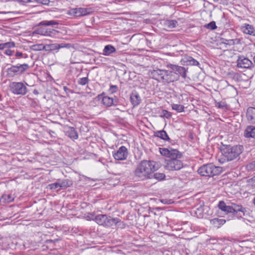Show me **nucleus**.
Segmentation results:
<instances>
[{"mask_svg":"<svg viewBox=\"0 0 255 255\" xmlns=\"http://www.w3.org/2000/svg\"><path fill=\"white\" fill-rule=\"evenodd\" d=\"M205 27L211 30H214L217 28V26L215 21H213L206 25Z\"/></svg>","mask_w":255,"mask_h":255,"instance_id":"37","label":"nucleus"},{"mask_svg":"<svg viewBox=\"0 0 255 255\" xmlns=\"http://www.w3.org/2000/svg\"><path fill=\"white\" fill-rule=\"evenodd\" d=\"M244 136L246 138H252L255 139V127L248 126L245 130Z\"/></svg>","mask_w":255,"mask_h":255,"instance_id":"16","label":"nucleus"},{"mask_svg":"<svg viewBox=\"0 0 255 255\" xmlns=\"http://www.w3.org/2000/svg\"><path fill=\"white\" fill-rule=\"evenodd\" d=\"M119 90L118 87L117 85H111L109 89V92L110 94H113L118 92Z\"/></svg>","mask_w":255,"mask_h":255,"instance_id":"36","label":"nucleus"},{"mask_svg":"<svg viewBox=\"0 0 255 255\" xmlns=\"http://www.w3.org/2000/svg\"><path fill=\"white\" fill-rule=\"evenodd\" d=\"M231 208L232 209L231 213L235 212L237 213L238 212H244L245 211V208L239 205L233 204L232 206H231Z\"/></svg>","mask_w":255,"mask_h":255,"instance_id":"27","label":"nucleus"},{"mask_svg":"<svg viewBox=\"0 0 255 255\" xmlns=\"http://www.w3.org/2000/svg\"><path fill=\"white\" fill-rule=\"evenodd\" d=\"M166 67L170 70L156 68L149 71L150 76L154 80L164 85H167L178 81L180 77L186 78V70L185 67L172 64H168Z\"/></svg>","mask_w":255,"mask_h":255,"instance_id":"1","label":"nucleus"},{"mask_svg":"<svg viewBox=\"0 0 255 255\" xmlns=\"http://www.w3.org/2000/svg\"><path fill=\"white\" fill-rule=\"evenodd\" d=\"M51 189H55L58 187H60L59 183H54L50 184L48 185Z\"/></svg>","mask_w":255,"mask_h":255,"instance_id":"44","label":"nucleus"},{"mask_svg":"<svg viewBox=\"0 0 255 255\" xmlns=\"http://www.w3.org/2000/svg\"><path fill=\"white\" fill-rule=\"evenodd\" d=\"M159 151L162 156L168 157L170 159H179L182 155L178 150L171 148H160Z\"/></svg>","mask_w":255,"mask_h":255,"instance_id":"6","label":"nucleus"},{"mask_svg":"<svg viewBox=\"0 0 255 255\" xmlns=\"http://www.w3.org/2000/svg\"><path fill=\"white\" fill-rule=\"evenodd\" d=\"M38 1L43 4H47L49 2V0H38Z\"/></svg>","mask_w":255,"mask_h":255,"instance_id":"47","label":"nucleus"},{"mask_svg":"<svg viewBox=\"0 0 255 255\" xmlns=\"http://www.w3.org/2000/svg\"><path fill=\"white\" fill-rule=\"evenodd\" d=\"M222 43L226 44V45H227L228 43V40L229 39H225V38H222Z\"/></svg>","mask_w":255,"mask_h":255,"instance_id":"50","label":"nucleus"},{"mask_svg":"<svg viewBox=\"0 0 255 255\" xmlns=\"http://www.w3.org/2000/svg\"><path fill=\"white\" fill-rule=\"evenodd\" d=\"M218 207L220 209H221L222 211L228 213H231L232 209L230 206H227L225 203L223 201H220L218 204Z\"/></svg>","mask_w":255,"mask_h":255,"instance_id":"25","label":"nucleus"},{"mask_svg":"<svg viewBox=\"0 0 255 255\" xmlns=\"http://www.w3.org/2000/svg\"><path fill=\"white\" fill-rule=\"evenodd\" d=\"M70 47H71V44H69V43H61V44H58V49H59V50L60 48H70Z\"/></svg>","mask_w":255,"mask_h":255,"instance_id":"43","label":"nucleus"},{"mask_svg":"<svg viewBox=\"0 0 255 255\" xmlns=\"http://www.w3.org/2000/svg\"><path fill=\"white\" fill-rule=\"evenodd\" d=\"M10 91L15 95H24L27 93L26 87L22 82H13L9 85Z\"/></svg>","mask_w":255,"mask_h":255,"instance_id":"5","label":"nucleus"},{"mask_svg":"<svg viewBox=\"0 0 255 255\" xmlns=\"http://www.w3.org/2000/svg\"><path fill=\"white\" fill-rule=\"evenodd\" d=\"M116 51V49L114 46L111 44H108L105 46L103 51V54L105 56H109Z\"/></svg>","mask_w":255,"mask_h":255,"instance_id":"21","label":"nucleus"},{"mask_svg":"<svg viewBox=\"0 0 255 255\" xmlns=\"http://www.w3.org/2000/svg\"><path fill=\"white\" fill-rule=\"evenodd\" d=\"M223 171L222 167L216 166L213 163L207 164L201 166L198 173L203 176L213 177L219 175Z\"/></svg>","mask_w":255,"mask_h":255,"instance_id":"4","label":"nucleus"},{"mask_svg":"<svg viewBox=\"0 0 255 255\" xmlns=\"http://www.w3.org/2000/svg\"><path fill=\"white\" fill-rule=\"evenodd\" d=\"M5 48L4 43H0V50H3Z\"/></svg>","mask_w":255,"mask_h":255,"instance_id":"51","label":"nucleus"},{"mask_svg":"<svg viewBox=\"0 0 255 255\" xmlns=\"http://www.w3.org/2000/svg\"><path fill=\"white\" fill-rule=\"evenodd\" d=\"M226 223V220L222 219L214 218L210 220L211 224L214 228H219Z\"/></svg>","mask_w":255,"mask_h":255,"instance_id":"23","label":"nucleus"},{"mask_svg":"<svg viewBox=\"0 0 255 255\" xmlns=\"http://www.w3.org/2000/svg\"><path fill=\"white\" fill-rule=\"evenodd\" d=\"M154 135L164 140H167L169 139L166 132L163 130L155 132Z\"/></svg>","mask_w":255,"mask_h":255,"instance_id":"26","label":"nucleus"},{"mask_svg":"<svg viewBox=\"0 0 255 255\" xmlns=\"http://www.w3.org/2000/svg\"><path fill=\"white\" fill-rule=\"evenodd\" d=\"M252 64V62L248 58L240 57L238 59L237 66L239 68H249Z\"/></svg>","mask_w":255,"mask_h":255,"instance_id":"12","label":"nucleus"},{"mask_svg":"<svg viewBox=\"0 0 255 255\" xmlns=\"http://www.w3.org/2000/svg\"><path fill=\"white\" fill-rule=\"evenodd\" d=\"M157 169L156 162L143 160L137 165L134 173L139 180H144L150 179L152 174Z\"/></svg>","mask_w":255,"mask_h":255,"instance_id":"2","label":"nucleus"},{"mask_svg":"<svg viewBox=\"0 0 255 255\" xmlns=\"http://www.w3.org/2000/svg\"><path fill=\"white\" fill-rule=\"evenodd\" d=\"M37 33L43 36L55 37L59 31L53 28L40 27L37 29Z\"/></svg>","mask_w":255,"mask_h":255,"instance_id":"10","label":"nucleus"},{"mask_svg":"<svg viewBox=\"0 0 255 255\" xmlns=\"http://www.w3.org/2000/svg\"><path fill=\"white\" fill-rule=\"evenodd\" d=\"M65 134L71 139L74 140L77 139L79 137L78 133L75 128L71 127H67Z\"/></svg>","mask_w":255,"mask_h":255,"instance_id":"14","label":"nucleus"},{"mask_svg":"<svg viewBox=\"0 0 255 255\" xmlns=\"http://www.w3.org/2000/svg\"><path fill=\"white\" fill-rule=\"evenodd\" d=\"M60 183V188H66L69 187L73 184L72 180L68 179H64Z\"/></svg>","mask_w":255,"mask_h":255,"instance_id":"29","label":"nucleus"},{"mask_svg":"<svg viewBox=\"0 0 255 255\" xmlns=\"http://www.w3.org/2000/svg\"><path fill=\"white\" fill-rule=\"evenodd\" d=\"M241 43V40L239 38L230 39L228 40L227 45L231 46L235 44H239Z\"/></svg>","mask_w":255,"mask_h":255,"instance_id":"35","label":"nucleus"},{"mask_svg":"<svg viewBox=\"0 0 255 255\" xmlns=\"http://www.w3.org/2000/svg\"><path fill=\"white\" fill-rule=\"evenodd\" d=\"M31 49L33 51H41L46 49V45L42 44H34L31 46Z\"/></svg>","mask_w":255,"mask_h":255,"instance_id":"31","label":"nucleus"},{"mask_svg":"<svg viewBox=\"0 0 255 255\" xmlns=\"http://www.w3.org/2000/svg\"><path fill=\"white\" fill-rule=\"evenodd\" d=\"M98 99L102 101V104L106 107H111L114 105V99L108 96L104 93L98 95Z\"/></svg>","mask_w":255,"mask_h":255,"instance_id":"11","label":"nucleus"},{"mask_svg":"<svg viewBox=\"0 0 255 255\" xmlns=\"http://www.w3.org/2000/svg\"><path fill=\"white\" fill-rule=\"evenodd\" d=\"M128 151L125 146H121L117 151L113 152V156L117 160H124L127 159Z\"/></svg>","mask_w":255,"mask_h":255,"instance_id":"9","label":"nucleus"},{"mask_svg":"<svg viewBox=\"0 0 255 255\" xmlns=\"http://www.w3.org/2000/svg\"><path fill=\"white\" fill-rule=\"evenodd\" d=\"M163 117H165L167 119L170 118L171 117V113L167 110H163L162 111Z\"/></svg>","mask_w":255,"mask_h":255,"instance_id":"42","label":"nucleus"},{"mask_svg":"<svg viewBox=\"0 0 255 255\" xmlns=\"http://www.w3.org/2000/svg\"><path fill=\"white\" fill-rule=\"evenodd\" d=\"M109 217H110V216H108V215H106V219L104 220V225H103L104 227H106V226L107 225V223L108 220V219L109 218Z\"/></svg>","mask_w":255,"mask_h":255,"instance_id":"49","label":"nucleus"},{"mask_svg":"<svg viewBox=\"0 0 255 255\" xmlns=\"http://www.w3.org/2000/svg\"><path fill=\"white\" fill-rule=\"evenodd\" d=\"M46 50H58V44L54 43L51 44H47L46 45Z\"/></svg>","mask_w":255,"mask_h":255,"instance_id":"32","label":"nucleus"},{"mask_svg":"<svg viewBox=\"0 0 255 255\" xmlns=\"http://www.w3.org/2000/svg\"><path fill=\"white\" fill-rule=\"evenodd\" d=\"M17 67H18V74H21L25 71L28 70L29 68V66L28 64L24 63L22 64H19V65H16Z\"/></svg>","mask_w":255,"mask_h":255,"instance_id":"28","label":"nucleus"},{"mask_svg":"<svg viewBox=\"0 0 255 255\" xmlns=\"http://www.w3.org/2000/svg\"><path fill=\"white\" fill-rule=\"evenodd\" d=\"M178 25V22L175 20H167L164 22L165 29L167 30H171L175 28Z\"/></svg>","mask_w":255,"mask_h":255,"instance_id":"19","label":"nucleus"},{"mask_svg":"<svg viewBox=\"0 0 255 255\" xmlns=\"http://www.w3.org/2000/svg\"><path fill=\"white\" fill-rule=\"evenodd\" d=\"M13 51L11 50L10 49H7L4 52V53L5 55H8V56H11L13 54Z\"/></svg>","mask_w":255,"mask_h":255,"instance_id":"46","label":"nucleus"},{"mask_svg":"<svg viewBox=\"0 0 255 255\" xmlns=\"http://www.w3.org/2000/svg\"><path fill=\"white\" fill-rule=\"evenodd\" d=\"M183 167L182 162L178 159L165 160L164 168L169 171L179 170Z\"/></svg>","mask_w":255,"mask_h":255,"instance_id":"7","label":"nucleus"},{"mask_svg":"<svg viewBox=\"0 0 255 255\" xmlns=\"http://www.w3.org/2000/svg\"><path fill=\"white\" fill-rule=\"evenodd\" d=\"M89 82V79H88V78L87 77H83V78H81L79 82H78V83L79 84L81 85H85L86 84H87Z\"/></svg>","mask_w":255,"mask_h":255,"instance_id":"40","label":"nucleus"},{"mask_svg":"<svg viewBox=\"0 0 255 255\" xmlns=\"http://www.w3.org/2000/svg\"><path fill=\"white\" fill-rule=\"evenodd\" d=\"M253 202H254V204L255 205V198L254 199Z\"/></svg>","mask_w":255,"mask_h":255,"instance_id":"53","label":"nucleus"},{"mask_svg":"<svg viewBox=\"0 0 255 255\" xmlns=\"http://www.w3.org/2000/svg\"><path fill=\"white\" fill-rule=\"evenodd\" d=\"M34 93H35V94H37V93H38V92H37V91H36V90H34Z\"/></svg>","mask_w":255,"mask_h":255,"instance_id":"52","label":"nucleus"},{"mask_svg":"<svg viewBox=\"0 0 255 255\" xmlns=\"http://www.w3.org/2000/svg\"><path fill=\"white\" fill-rule=\"evenodd\" d=\"M247 120L251 123L255 122V108L254 107H250L247 111Z\"/></svg>","mask_w":255,"mask_h":255,"instance_id":"18","label":"nucleus"},{"mask_svg":"<svg viewBox=\"0 0 255 255\" xmlns=\"http://www.w3.org/2000/svg\"><path fill=\"white\" fill-rule=\"evenodd\" d=\"M154 178L158 181H161L165 178V175L163 173H155L154 174Z\"/></svg>","mask_w":255,"mask_h":255,"instance_id":"34","label":"nucleus"},{"mask_svg":"<svg viewBox=\"0 0 255 255\" xmlns=\"http://www.w3.org/2000/svg\"><path fill=\"white\" fill-rule=\"evenodd\" d=\"M18 67L16 65H12L6 70V76L8 77H13L18 74Z\"/></svg>","mask_w":255,"mask_h":255,"instance_id":"20","label":"nucleus"},{"mask_svg":"<svg viewBox=\"0 0 255 255\" xmlns=\"http://www.w3.org/2000/svg\"><path fill=\"white\" fill-rule=\"evenodd\" d=\"M4 47L5 48H14L15 46V44L14 42H7L4 43Z\"/></svg>","mask_w":255,"mask_h":255,"instance_id":"41","label":"nucleus"},{"mask_svg":"<svg viewBox=\"0 0 255 255\" xmlns=\"http://www.w3.org/2000/svg\"><path fill=\"white\" fill-rule=\"evenodd\" d=\"M130 103L133 107H136L139 105L141 99L139 93L135 90L133 91L130 96Z\"/></svg>","mask_w":255,"mask_h":255,"instance_id":"13","label":"nucleus"},{"mask_svg":"<svg viewBox=\"0 0 255 255\" xmlns=\"http://www.w3.org/2000/svg\"><path fill=\"white\" fill-rule=\"evenodd\" d=\"M215 106L216 107L220 109H223L227 106V104L225 102L221 101V102H216Z\"/></svg>","mask_w":255,"mask_h":255,"instance_id":"39","label":"nucleus"},{"mask_svg":"<svg viewBox=\"0 0 255 255\" xmlns=\"http://www.w3.org/2000/svg\"><path fill=\"white\" fill-rule=\"evenodd\" d=\"M241 30L246 34L255 36V29L253 25L249 24H244L241 27Z\"/></svg>","mask_w":255,"mask_h":255,"instance_id":"15","label":"nucleus"},{"mask_svg":"<svg viewBox=\"0 0 255 255\" xmlns=\"http://www.w3.org/2000/svg\"><path fill=\"white\" fill-rule=\"evenodd\" d=\"M23 53L19 51H17L15 53V56L17 57L18 58L22 57Z\"/></svg>","mask_w":255,"mask_h":255,"instance_id":"48","label":"nucleus"},{"mask_svg":"<svg viewBox=\"0 0 255 255\" xmlns=\"http://www.w3.org/2000/svg\"><path fill=\"white\" fill-rule=\"evenodd\" d=\"M249 183L250 185H251L253 187H255V176L253 177L252 178L249 179Z\"/></svg>","mask_w":255,"mask_h":255,"instance_id":"45","label":"nucleus"},{"mask_svg":"<svg viewBox=\"0 0 255 255\" xmlns=\"http://www.w3.org/2000/svg\"><path fill=\"white\" fill-rule=\"evenodd\" d=\"M58 23L54 20L42 21L39 23L40 26H49L51 25H56Z\"/></svg>","mask_w":255,"mask_h":255,"instance_id":"33","label":"nucleus"},{"mask_svg":"<svg viewBox=\"0 0 255 255\" xmlns=\"http://www.w3.org/2000/svg\"><path fill=\"white\" fill-rule=\"evenodd\" d=\"M14 197L11 194H4L0 199V202L4 204L9 203L13 202Z\"/></svg>","mask_w":255,"mask_h":255,"instance_id":"24","label":"nucleus"},{"mask_svg":"<svg viewBox=\"0 0 255 255\" xmlns=\"http://www.w3.org/2000/svg\"><path fill=\"white\" fill-rule=\"evenodd\" d=\"M90 13L89 9L82 7L71 8L67 12L69 15L72 17L83 16Z\"/></svg>","mask_w":255,"mask_h":255,"instance_id":"8","label":"nucleus"},{"mask_svg":"<svg viewBox=\"0 0 255 255\" xmlns=\"http://www.w3.org/2000/svg\"><path fill=\"white\" fill-rule=\"evenodd\" d=\"M171 107L172 110L176 111L178 113H181L184 111L185 107L182 105L173 104L171 105Z\"/></svg>","mask_w":255,"mask_h":255,"instance_id":"30","label":"nucleus"},{"mask_svg":"<svg viewBox=\"0 0 255 255\" xmlns=\"http://www.w3.org/2000/svg\"><path fill=\"white\" fill-rule=\"evenodd\" d=\"M90 216L91 220L95 221L98 225L103 226L104 220L106 219V215L100 214L95 216L93 214H90Z\"/></svg>","mask_w":255,"mask_h":255,"instance_id":"17","label":"nucleus"},{"mask_svg":"<svg viewBox=\"0 0 255 255\" xmlns=\"http://www.w3.org/2000/svg\"><path fill=\"white\" fill-rule=\"evenodd\" d=\"M121 221L119 218H112V217L110 216L107 223L106 227H111L113 228L114 227H116L119 223L121 222Z\"/></svg>","mask_w":255,"mask_h":255,"instance_id":"22","label":"nucleus"},{"mask_svg":"<svg viewBox=\"0 0 255 255\" xmlns=\"http://www.w3.org/2000/svg\"><path fill=\"white\" fill-rule=\"evenodd\" d=\"M246 168L250 170H255V160L248 164Z\"/></svg>","mask_w":255,"mask_h":255,"instance_id":"38","label":"nucleus"},{"mask_svg":"<svg viewBox=\"0 0 255 255\" xmlns=\"http://www.w3.org/2000/svg\"><path fill=\"white\" fill-rule=\"evenodd\" d=\"M243 151V147L240 145L231 146L223 145L221 147V152L224 160L230 161L237 158Z\"/></svg>","mask_w":255,"mask_h":255,"instance_id":"3","label":"nucleus"}]
</instances>
